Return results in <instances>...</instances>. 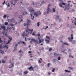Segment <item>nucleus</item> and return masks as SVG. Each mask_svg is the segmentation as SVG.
<instances>
[{"instance_id":"1","label":"nucleus","mask_w":76,"mask_h":76,"mask_svg":"<svg viewBox=\"0 0 76 76\" xmlns=\"http://www.w3.org/2000/svg\"><path fill=\"white\" fill-rule=\"evenodd\" d=\"M73 36V34H71V38H70L69 37H68V40H69V42H71L72 41V44H74L76 42V41L75 40L72 41V39H74Z\"/></svg>"},{"instance_id":"2","label":"nucleus","mask_w":76,"mask_h":76,"mask_svg":"<svg viewBox=\"0 0 76 76\" xmlns=\"http://www.w3.org/2000/svg\"><path fill=\"white\" fill-rule=\"evenodd\" d=\"M28 9L29 12L31 13V12H34V9L32 7H29L28 8Z\"/></svg>"},{"instance_id":"3","label":"nucleus","mask_w":76,"mask_h":76,"mask_svg":"<svg viewBox=\"0 0 76 76\" xmlns=\"http://www.w3.org/2000/svg\"><path fill=\"white\" fill-rule=\"evenodd\" d=\"M34 15L36 17H37L38 15H40L41 14V13L40 11L39 12H35L34 13Z\"/></svg>"},{"instance_id":"4","label":"nucleus","mask_w":76,"mask_h":76,"mask_svg":"<svg viewBox=\"0 0 76 76\" xmlns=\"http://www.w3.org/2000/svg\"><path fill=\"white\" fill-rule=\"evenodd\" d=\"M51 4L50 3L48 4V9H47L48 13L49 12H50V9L49 7L51 6Z\"/></svg>"},{"instance_id":"5","label":"nucleus","mask_w":76,"mask_h":76,"mask_svg":"<svg viewBox=\"0 0 76 76\" xmlns=\"http://www.w3.org/2000/svg\"><path fill=\"white\" fill-rule=\"evenodd\" d=\"M7 59V57L5 56V57L4 58V59H3L2 60V63L3 64L5 63Z\"/></svg>"},{"instance_id":"6","label":"nucleus","mask_w":76,"mask_h":76,"mask_svg":"<svg viewBox=\"0 0 76 76\" xmlns=\"http://www.w3.org/2000/svg\"><path fill=\"white\" fill-rule=\"evenodd\" d=\"M31 41H33L35 43L37 44H38V41L37 40H35V39H31Z\"/></svg>"},{"instance_id":"7","label":"nucleus","mask_w":76,"mask_h":76,"mask_svg":"<svg viewBox=\"0 0 76 76\" xmlns=\"http://www.w3.org/2000/svg\"><path fill=\"white\" fill-rule=\"evenodd\" d=\"M27 21H28V22H27V24H24V26H28V25H29V23H30V22H31V20H28V19H27Z\"/></svg>"},{"instance_id":"8","label":"nucleus","mask_w":76,"mask_h":76,"mask_svg":"<svg viewBox=\"0 0 76 76\" xmlns=\"http://www.w3.org/2000/svg\"><path fill=\"white\" fill-rule=\"evenodd\" d=\"M28 69L29 70H32L33 71H34V68L32 66H31L29 67H28Z\"/></svg>"},{"instance_id":"9","label":"nucleus","mask_w":76,"mask_h":76,"mask_svg":"<svg viewBox=\"0 0 76 76\" xmlns=\"http://www.w3.org/2000/svg\"><path fill=\"white\" fill-rule=\"evenodd\" d=\"M59 18V16L58 15H56V17H55V19L56 21H57V20H58Z\"/></svg>"},{"instance_id":"10","label":"nucleus","mask_w":76,"mask_h":76,"mask_svg":"<svg viewBox=\"0 0 76 76\" xmlns=\"http://www.w3.org/2000/svg\"><path fill=\"white\" fill-rule=\"evenodd\" d=\"M8 38L10 39V40H8L7 43H6V44H8L10 42V41L12 40V38L10 37H9Z\"/></svg>"},{"instance_id":"11","label":"nucleus","mask_w":76,"mask_h":76,"mask_svg":"<svg viewBox=\"0 0 76 76\" xmlns=\"http://www.w3.org/2000/svg\"><path fill=\"white\" fill-rule=\"evenodd\" d=\"M28 73V71L27 70H25L23 72V74L24 75H25L27 74Z\"/></svg>"},{"instance_id":"12","label":"nucleus","mask_w":76,"mask_h":76,"mask_svg":"<svg viewBox=\"0 0 76 76\" xmlns=\"http://www.w3.org/2000/svg\"><path fill=\"white\" fill-rule=\"evenodd\" d=\"M33 31V29H32L31 30H30V29H28L26 30V32H28V31H30L32 32Z\"/></svg>"},{"instance_id":"13","label":"nucleus","mask_w":76,"mask_h":76,"mask_svg":"<svg viewBox=\"0 0 76 76\" xmlns=\"http://www.w3.org/2000/svg\"><path fill=\"white\" fill-rule=\"evenodd\" d=\"M14 66V65L13 63H11L9 66V67L10 68H12V66Z\"/></svg>"},{"instance_id":"14","label":"nucleus","mask_w":76,"mask_h":76,"mask_svg":"<svg viewBox=\"0 0 76 76\" xmlns=\"http://www.w3.org/2000/svg\"><path fill=\"white\" fill-rule=\"evenodd\" d=\"M15 21V19L14 18L11 19L10 20V21L11 22H13Z\"/></svg>"},{"instance_id":"15","label":"nucleus","mask_w":76,"mask_h":76,"mask_svg":"<svg viewBox=\"0 0 76 76\" xmlns=\"http://www.w3.org/2000/svg\"><path fill=\"white\" fill-rule=\"evenodd\" d=\"M27 36V34H26V33H25V32H23V34L22 36H23V37H26V36Z\"/></svg>"},{"instance_id":"16","label":"nucleus","mask_w":76,"mask_h":76,"mask_svg":"<svg viewBox=\"0 0 76 76\" xmlns=\"http://www.w3.org/2000/svg\"><path fill=\"white\" fill-rule=\"evenodd\" d=\"M1 28L2 29H3V30L4 31H5V29H6V28L5 27V26H1Z\"/></svg>"},{"instance_id":"17","label":"nucleus","mask_w":76,"mask_h":76,"mask_svg":"<svg viewBox=\"0 0 76 76\" xmlns=\"http://www.w3.org/2000/svg\"><path fill=\"white\" fill-rule=\"evenodd\" d=\"M23 15H25V14H27L26 12L24 10V11L23 12Z\"/></svg>"},{"instance_id":"18","label":"nucleus","mask_w":76,"mask_h":76,"mask_svg":"<svg viewBox=\"0 0 76 76\" xmlns=\"http://www.w3.org/2000/svg\"><path fill=\"white\" fill-rule=\"evenodd\" d=\"M41 3H42V4H41L40 3L38 4V6H42V4H43L44 3V1H42Z\"/></svg>"},{"instance_id":"19","label":"nucleus","mask_w":76,"mask_h":76,"mask_svg":"<svg viewBox=\"0 0 76 76\" xmlns=\"http://www.w3.org/2000/svg\"><path fill=\"white\" fill-rule=\"evenodd\" d=\"M15 49L14 50V51L16 49H17V47L18 46V44H16L15 45Z\"/></svg>"},{"instance_id":"20","label":"nucleus","mask_w":76,"mask_h":76,"mask_svg":"<svg viewBox=\"0 0 76 76\" xmlns=\"http://www.w3.org/2000/svg\"><path fill=\"white\" fill-rule=\"evenodd\" d=\"M32 4L34 5V6L37 7L36 3L34 4V2L33 1H32Z\"/></svg>"},{"instance_id":"21","label":"nucleus","mask_w":76,"mask_h":76,"mask_svg":"<svg viewBox=\"0 0 76 76\" xmlns=\"http://www.w3.org/2000/svg\"><path fill=\"white\" fill-rule=\"evenodd\" d=\"M45 41L47 43H48L50 42V41L47 39H45Z\"/></svg>"},{"instance_id":"22","label":"nucleus","mask_w":76,"mask_h":76,"mask_svg":"<svg viewBox=\"0 0 76 76\" xmlns=\"http://www.w3.org/2000/svg\"><path fill=\"white\" fill-rule=\"evenodd\" d=\"M31 19L33 20L34 19V16H32V15L31 14Z\"/></svg>"},{"instance_id":"23","label":"nucleus","mask_w":76,"mask_h":76,"mask_svg":"<svg viewBox=\"0 0 76 76\" xmlns=\"http://www.w3.org/2000/svg\"><path fill=\"white\" fill-rule=\"evenodd\" d=\"M65 71L66 72L70 73L71 72L70 71H68V70H65Z\"/></svg>"},{"instance_id":"24","label":"nucleus","mask_w":76,"mask_h":76,"mask_svg":"<svg viewBox=\"0 0 76 76\" xmlns=\"http://www.w3.org/2000/svg\"><path fill=\"white\" fill-rule=\"evenodd\" d=\"M0 53H1L3 54L4 53V52L3 50H0Z\"/></svg>"},{"instance_id":"25","label":"nucleus","mask_w":76,"mask_h":76,"mask_svg":"<svg viewBox=\"0 0 76 76\" xmlns=\"http://www.w3.org/2000/svg\"><path fill=\"white\" fill-rule=\"evenodd\" d=\"M63 44H64V45H68V46L69 45V44L67 43V42L63 43Z\"/></svg>"},{"instance_id":"26","label":"nucleus","mask_w":76,"mask_h":76,"mask_svg":"<svg viewBox=\"0 0 76 76\" xmlns=\"http://www.w3.org/2000/svg\"><path fill=\"white\" fill-rule=\"evenodd\" d=\"M4 48H6L7 49H8V45H6L4 46Z\"/></svg>"},{"instance_id":"27","label":"nucleus","mask_w":76,"mask_h":76,"mask_svg":"<svg viewBox=\"0 0 76 76\" xmlns=\"http://www.w3.org/2000/svg\"><path fill=\"white\" fill-rule=\"evenodd\" d=\"M46 38L48 39H49V40L50 39V38L49 36H46Z\"/></svg>"},{"instance_id":"28","label":"nucleus","mask_w":76,"mask_h":76,"mask_svg":"<svg viewBox=\"0 0 76 76\" xmlns=\"http://www.w3.org/2000/svg\"><path fill=\"white\" fill-rule=\"evenodd\" d=\"M53 12H56V10L55 9V8H53Z\"/></svg>"},{"instance_id":"29","label":"nucleus","mask_w":76,"mask_h":76,"mask_svg":"<svg viewBox=\"0 0 76 76\" xmlns=\"http://www.w3.org/2000/svg\"><path fill=\"white\" fill-rule=\"evenodd\" d=\"M7 16V15H6L5 14L4 15V16H3V18H6Z\"/></svg>"},{"instance_id":"30","label":"nucleus","mask_w":76,"mask_h":76,"mask_svg":"<svg viewBox=\"0 0 76 76\" xmlns=\"http://www.w3.org/2000/svg\"><path fill=\"white\" fill-rule=\"evenodd\" d=\"M36 36H38V37H39L40 36V34L39 33L38 34L36 35H35Z\"/></svg>"},{"instance_id":"31","label":"nucleus","mask_w":76,"mask_h":76,"mask_svg":"<svg viewBox=\"0 0 76 76\" xmlns=\"http://www.w3.org/2000/svg\"><path fill=\"white\" fill-rule=\"evenodd\" d=\"M59 5L60 7H63V6H62L61 4H60Z\"/></svg>"},{"instance_id":"32","label":"nucleus","mask_w":76,"mask_h":76,"mask_svg":"<svg viewBox=\"0 0 76 76\" xmlns=\"http://www.w3.org/2000/svg\"><path fill=\"white\" fill-rule=\"evenodd\" d=\"M39 23H40L39 22H38V23H37V26H38V27L39 26V25H40L39 24Z\"/></svg>"},{"instance_id":"33","label":"nucleus","mask_w":76,"mask_h":76,"mask_svg":"<svg viewBox=\"0 0 76 76\" xmlns=\"http://www.w3.org/2000/svg\"><path fill=\"white\" fill-rule=\"evenodd\" d=\"M61 57L60 56H59V57H58V60L60 61L61 60Z\"/></svg>"},{"instance_id":"34","label":"nucleus","mask_w":76,"mask_h":76,"mask_svg":"<svg viewBox=\"0 0 76 76\" xmlns=\"http://www.w3.org/2000/svg\"><path fill=\"white\" fill-rule=\"evenodd\" d=\"M53 70H52V72H54L55 69V68H53Z\"/></svg>"},{"instance_id":"35","label":"nucleus","mask_w":76,"mask_h":76,"mask_svg":"<svg viewBox=\"0 0 76 76\" xmlns=\"http://www.w3.org/2000/svg\"><path fill=\"white\" fill-rule=\"evenodd\" d=\"M50 63H48V67H49V65H50Z\"/></svg>"},{"instance_id":"36","label":"nucleus","mask_w":76,"mask_h":76,"mask_svg":"<svg viewBox=\"0 0 76 76\" xmlns=\"http://www.w3.org/2000/svg\"><path fill=\"white\" fill-rule=\"evenodd\" d=\"M52 50V49L51 48H49V51H51Z\"/></svg>"},{"instance_id":"37","label":"nucleus","mask_w":76,"mask_h":76,"mask_svg":"<svg viewBox=\"0 0 76 76\" xmlns=\"http://www.w3.org/2000/svg\"><path fill=\"white\" fill-rule=\"evenodd\" d=\"M39 43H41L42 42V41L41 40L39 39Z\"/></svg>"},{"instance_id":"38","label":"nucleus","mask_w":76,"mask_h":76,"mask_svg":"<svg viewBox=\"0 0 76 76\" xmlns=\"http://www.w3.org/2000/svg\"><path fill=\"white\" fill-rule=\"evenodd\" d=\"M8 24V23L7 22H6L5 23V25H7Z\"/></svg>"},{"instance_id":"39","label":"nucleus","mask_w":76,"mask_h":76,"mask_svg":"<svg viewBox=\"0 0 76 76\" xmlns=\"http://www.w3.org/2000/svg\"><path fill=\"white\" fill-rule=\"evenodd\" d=\"M69 57H71L72 58H74L73 56H72L69 55Z\"/></svg>"},{"instance_id":"40","label":"nucleus","mask_w":76,"mask_h":76,"mask_svg":"<svg viewBox=\"0 0 76 76\" xmlns=\"http://www.w3.org/2000/svg\"><path fill=\"white\" fill-rule=\"evenodd\" d=\"M62 4L63 5H65L66 4L65 3H64L63 2L62 3Z\"/></svg>"},{"instance_id":"41","label":"nucleus","mask_w":76,"mask_h":76,"mask_svg":"<svg viewBox=\"0 0 76 76\" xmlns=\"http://www.w3.org/2000/svg\"><path fill=\"white\" fill-rule=\"evenodd\" d=\"M21 43L23 44H25V42L23 41H22V42H21Z\"/></svg>"},{"instance_id":"42","label":"nucleus","mask_w":76,"mask_h":76,"mask_svg":"<svg viewBox=\"0 0 76 76\" xmlns=\"http://www.w3.org/2000/svg\"><path fill=\"white\" fill-rule=\"evenodd\" d=\"M62 52L64 53H66V54H67V53H65V52L64 51H63V50H62Z\"/></svg>"},{"instance_id":"43","label":"nucleus","mask_w":76,"mask_h":76,"mask_svg":"<svg viewBox=\"0 0 76 76\" xmlns=\"http://www.w3.org/2000/svg\"><path fill=\"white\" fill-rule=\"evenodd\" d=\"M68 51L69 52H71V50L70 49H68Z\"/></svg>"},{"instance_id":"44","label":"nucleus","mask_w":76,"mask_h":76,"mask_svg":"<svg viewBox=\"0 0 76 76\" xmlns=\"http://www.w3.org/2000/svg\"><path fill=\"white\" fill-rule=\"evenodd\" d=\"M48 28V26H46V28L45 29V30L47 29V28Z\"/></svg>"},{"instance_id":"45","label":"nucleus","mask_w":76,"mask_h":76,"mask_svg":"<svg viewBox=\"0 0 76 76\" xmlns=\"http://www.w3.org/2000/svg\"><path fill=\"white\" fill-rule=\"evenodd\" d=\"M3 42V41L1 40H0V43H1Z\"/></svg>"},{"instance_id":"46","label":"nucleus","mask_w":76,"mask_h":76,"mask_svg":"<svg viewBox=\"0 0 76 76\" xmlns=\"http://www.w3.org/2000/svg\"><path fill=\"white\" fill-rule=\"evenodd\" d=\"M7 5H7V7H10V5H9V3H8Z\"/></svg>"},{"instance_id":"47","label":"nucleus","mask_w":76,"mask_h":76,"mask_svg":"<svg viewBox=\"0 0 76 76\" xmlns=\"http://www.w3.org/2000/svg\"><path fill=\"white\" fill-rule=\"evenodd\" d=\"M39 62L40 63H41V61L40 60H39Z\"/></svg>"},{"instance_id":"48","label":"nucleus","mask_w":76,"mask_h":76,"mask_svg":"<svg viewBox=\"0 0 76 76\" xmlns=\"http://www.w3.org/2000/svg\"><path fill=\"white\" fill-rule=\"evenodd\" d=\"M5 1H4V2H3V3L2 4H3V5H4V4H5Z\"/></svg>"},{"instance_id":"49","label":"nucleus","mask_w":76,"mask_h":76,"mask_svg":"<svg viewBox=\"0 0 76 76\" xmlns=\"http://www.w3.org/2000/svg\"><path fill=\"white\" fill-rule=\"evenodd\" d=\"M41 40H42V42H43L44 41V39H41Z\"/></svg>"},{"instance_id":"50","label":"nucleus","mask_w":76,"mask_h":76,"mask_svg":"<svg viewBox=\"0 0 76 76\" xmlns=\"http://www.w3.org/2000/svg\"><path fill=\"white\" fill-rule=\"evenodd\" d=\"M69 68L71 69H73L72 68L70 67H69Z\"/></svg>"},{"instance_id":"51","label":"nucleus","mask_w":76,"mask_h":76,"mask_svg":"<svg viewBox=\"0 0 76 76\" xmlns=\"http://www.w3.org/2000/svg\"><path fill=\"white\" fill-rule=\"evenodd\" d=\"M48 74L49 75H50L51 73H50V72H48Z\"/></svg>"},{"instance_id":"52","label":"nucleus","mask_w":76,"mask_h":76,"mask_svg":"<svg viewBox=\"0 0 76 76\" xmlns=\"http://www.w3.org/2000/svg\"><path fill=\"white\" fill-rule=\"evenodd\" d=\"M28 53H31V51H29L28 52Z\"/></svg>"},{"instance_id":"53","label":"nucleus","mask_w":76,"mask_h":76,"mask_svg":"<svg viewBox=\"0 0 76 76\" xmlns=\"http://www.w3.org/2000/svg\"><path fill=\"white\" fill-rule=\"evenodd\" d=\"M13 71V69H11V70H10V71H11V72H12Z\"/></svg>"},{"instance_id":"54","label":"nucleus","mask_w":76,"mask_h":76,"mask_svg":"<svg viewBox=\"0 0 76 76\" xmlns=\"http://www.w3.org/2000/svg\"><path fill=\"white\" fill-rule=\"evenodd\" d=\"M33 40H31V41H30V42L32 43L33 42Z\"/></svg>"},{"instance_id":"55","label":"nucleus","mask_w":76,"mask_h":76,"mask_svg":"<svg viewBox=\"0 0 76 76\" xmlns=\"http://www.w3.org/2000/svg\"><path fill=\"white\" fill-rule=\"evenodd\" d=\"M20 43V42H18V44H19Z\"/></svg>"},{"instance_id":"56","label":"nucleus","mask_w":76,"mask_h":76,"mask_svg":"<svg viewBox=\"0 0 76 76\" xmlns=\"http://www.w3.org/2000/svg\"><path fill=\"white\" fill-rule=\"evenodd\" d=\"M5 36H7V37H8L7 35L6 34H5Z\"/></svg>"},{"instance_id":"57","label":"nucleus","mask_w":76,"mask_h":76,"mask_svg":"<svg viewBox=\"0 0 76 76\" xmlns=\"http://www.w3.org/2000/svg\"><path fill=\"white\" fill-rule=\"evenodd\" d=\"M4 44H5L6 43V42L5 41H4L3 42Z\"/></svg>"},{"instance_id":"58","label":"nucleus","mask_w":76,"mask_h":76,"mask_svg":"<svg viewBox=\"0 0 76 76\" xmlns=\"http://www.w3.org/2000/svg\"><path fill=\"white\" fill-rule=\"evenodd\" d=\"M32 35H35V34H34V33H33L32 34Z\"/></svg>"},{"instance_id":"59","label":"nucleus","mask_w":76,"mask_h":76,"mask_svg":"<svg viewBox=\"0 0 76 76\" xmlns=\"http://www.w3.org/2000/svg\"><path fill=\"white\" fill-rule=\"evenodd\" d=\"M32 57H33L32 56H30V58H32Z\"/></svg>"},{"instance_id":"60","label":"nucleus","mask_w":76,"mask_h":76,"mask_svg":"<svg viewBox=\"0 0 76 76\" xmlns=\"http://www.w3.org/2000/svg\"><path fill=\"white\" fill-rule=\"evenodd\" d=\"M71 2V1H68V2Z\"/></svg>"},{"instance_id":"61","label":"nucleus","mask_w":76,"mask_h":76,"mask_svg":"<svg viewBox=\"0 0 76 76\" xmlns=\"http://www.w3.org/2000/svg\"><path fill=\"white\" fill-rule=\"evenodd\" d=\"M19 52H20V53H21V50H19Z\"/></svg>"},{"instance_id":"62","label":"nucleus","mask_w":76,"mask_h":76,"mask_svg":"<svg viewBox=\"0 0 76 76\" xmlns=\"http://www.w3.org/2000/svg\"><path fill=\"white\" fill-rule=\"evenodd\" d=\"M40 45H43V43H42V44H40Z\"/></svg>"},{"instance_id":"63","label":"nucleus","mask_w":76,"mask_h":76,"mask_svg":"<svg viewBox=\"0 0 76 76\" xmlns=\"http://www.w3.org/2000/svg\"><path fill=\"white\" fill-rule=\"evenodd\" d=\"M25 41H27V39H26V37L25 38Z\"/></svg>"},{"instance_id":"64","label":"nucleus","mask_w":76,"mask_h":76,"mask_svg":"<svg viewBox=\"0 0 76 76\" xmlns=\"http://www.w3.org/2000/svg\"><path fill=\"white\" fill-rule=\"evenodd\" d=\"M2 48V46H0V48Z\"/></svg>"}]
</instances>
